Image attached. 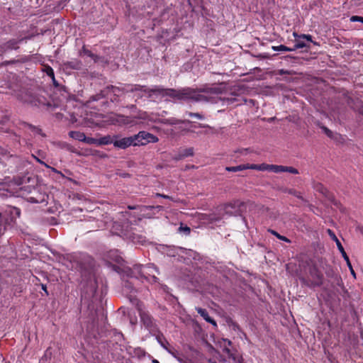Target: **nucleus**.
I'll list each match as a JSON object with an SVG mask.
<instances>
[{
	"instance_id": "1",
	"label": "nucleus",
	"mask_w": 363,
	"mask_h": 363,
	"mask_svg": "<svg viewBox=\"0 0 363 363\" xmlns=\"http://www.w3.org/2000/svg\"><path fill=\"white\" fill-rule=\"evenodd\" d=\"M144 91L148 92V98H152L154 96L156 97H165L168 96L172 99L189 101H200L202 99L203 95L201 93L204 90H196L189 87L175 89L171 88H163L162 86H155L154 88L149 89L146 86H142L140 84H124L122 87L116 86H108L101 91L99 94H97L91 97L93 101H98L102 98H106L110 99L112 102L118 101L119 96L129 91Z\"/></svg>"
},
{
	"instance_id": "2",
	"label": "nucleus",
	"mask_w": 363,
	"mask_h": 363,
	"mask_svg": "<svg viewBox=\"0 0 363 363\" xmlns=\"http://www.w3.org/2000/svg\"><path fill=\"white\" fill-rule=\"evenodd\" d=\"M62 263L68 269L81 272L82 276L89 277L92 274L94 259L85 253L74 252L65 255Z\"/></svg>"
},
{
	"instance_id": "3",
	"label": "nucleus",
	"mask_w": 363,
	"mask_h": 363,
	"mask_svg": "<svg viewBox=\"0 0 363 363\" xmlns=\"http://www.w3.org/2000/svg\"><path fill=\"white\" fill-rule=\"evenodd\" d=\"M157 269L152 264L143 265L135 264L131 269V274L136 278H143L149 282L156 283L158 281L157 274Z\"/></svg>"
},
{
	"instance_id": "4",
	"label": "nucleus",
	"mask_w": 363,
	"mask_h": 363,
	"mask_svg": "<svg viewBox=\"0 0 363 363\" xmlns=\"http://www.w3.org/2000/svg\"><path fill=\"white\" fill-rule=\"evenodd\" d=\"M21 195L27 201L33 203L46 202L48 195L40 191L38 187L25 186L21 188Z\"/></svg>"
},
{
	"instance_id": "5",
	"label": "nucleus",
	"mask_w": 363,
	"mask_h": 363,
	"mask_svg": "<svg viewBox=\"0 0 363 363\" xmlns=\"http://www.w3.org/2000/svg\"><path fill=\"white\" fill-rule=\"evenodd\" d=\"M16 96L21 101L33 106L40 107L41 106H47L48 108L52 107L51 103L49 101L46 102V99L44 97L34 95L30 91L26 89L19 90Z\"/></svg>"
},
{
	"instance_id": "6",
	"label": "nucleus",
	"mask_w": 363,
	"mask_h": 363,
	"mask_svg": "<svg viewBox=\"0 0 363 363\" xmlns=\"http://www.w3.org/2000/svg\"><path fill=\"white\" fill-rule=\"evenodd\" d=\"M301 282L309 288L320 286L323 283V274L315 265L309 268L308 279L302 277L300 279Z\"/></svg>"
},
{
	"instance_id": "7",
	"label": "nucleus",
	"mask_w": 363,
	"mask_h": 363,
	"mask_svg": "<svg viewBox=\"0 0 363 363\" xmlns=\"http://www.w3.org/2000/svg\"><path fill=\"white\" fill-rule=\"evenodd\" d=\"M224 218L221 211L218 210V206H217L206 213V227L213 229L221 226L224 223Z\"/></svg>"
},
{
	"instance_id": "8",
	"label": "nucleus",
	"mask_w": 363,
	"mask_h": 363,
	"mask_svg": "<svg viewBox=\"0 0 363 363\" xmlns=\"http://www.w3.org/2000/svg\"><path fill=\"white\" fill-rule=\"evenodd\" d=\"M244 203L240 200L233 201L231 202L218 206V210L221 211L223 216H233L240 213L241 206Z\"/></svg>"
},
{
	"instance_id": "9",
	"label": "nucleus",
	"mask_w": 363,
	"mask_h": 363,
	"mask_svg": "<svg viewBox=\"0 0 363 363\" xmlns=\"http://www.w3.org/2000/svg\"><path fill=\"white\" fill-rule=\"evenodd\" d=\"M133 138L134 146L145 145L150 143H155L159 140L156 135L144 130L140 131L138 134L133 135Z\"/></svg>"
},
{
	"instance_id": "10",
	"label": "nucleus",
	"mask_w": 363,
	"mask_h": 363,
	"mask_svg": "<svg viewBox=\"0 0 363 363\" xmlns=\"http://www.w3.org/2000/svg\"><path fill=\"white\" fill-rule=\"evenodd\" d=\"M113 145L119 149H126L131 145L134 146L133 136L121 138L120 135H115Z\"/></svg>"
},
{
	"instance_id": "11",
	"label": "nucleus",
	"mask_w": 363,
	"mask_h": 363,
	"mask_svg": "<svg viewBox=\"0 0 363 363\" xmlns=\"http://www.w3.org/2000/svg\"><path fill=\"white\" fill-rule=\"evenodd\" d=\"M132 301L135 302L137 309L139 311V313H140V316L141 320L143 321L144 325L146 327H147V328L151 327L152 325V324H153L152 318V317L149 314H147L145 311H142V309H141V305H142L141 302L139 301L137 298H133V300H132Z\"/></svg>"
},
{
	"instance_id": "12",
	"label": "nucleus",
	"mask_w": 363,
	"mask_h": 363,
	"mask_svg": "<svg viewBox=\"0 0 363 363\" xmlns=\"http://www.w3.org/2000/svg\"><path fill=\"white\" fill-rule=\"evenodd\" d=\"M28 39H30V37H25L22 38L21 39L16 40V39H11L4 43L1 46V49L4 52H6L11 50H18L19 48L18 44L21 43L23 40H26Z\"/></svg>"
},
{
	"instance_id": "13",
	"label": "nucleus",
	"mask_w": 363,
	"mask_h": 363,
	"mask_svg": "<svg viewBox=\"0 0 363 363\" xmlns=\"http://www.w3.org/2000/svg\"><path fill=\"white\" fill-rule=\"evenodd\" d=\"M228 357L233 360V363H240L243 361L242 356L236 349L227 347L225 349Z\"/></svg>"
},
{
	"instance_id": "14",
	"label": "nucleus",
	"mask_w": 363,
	"mask_h": 363,
	"mask_svg": "<svg viewBox=\"0 0 363 363\" xmlns=\"http://www.w3.org/2000/svg\"><path fill=\"white\" fill-rule=\"evenodd\" d=\"M194 155V148L189 147L179 150L177 154H175L173 156V160L176 161H179L183 160L186 157H191Z\"/></svg>"
},
{
	"instance_id": "15",
	"label": "nucleus",
	"mask_w": 363,
	"mask_h": 363,
	"mask_svg": "<svg viewBox=\"0 0 363 363\" xmlns=\"http://www.w3.org/2000/svg\"><path fill=\"white\" fill-rule=\"evenodd\" d=\"M114 139H115V135H107L103 136L100 138H98V141H99L98 146L106 145H111V144L113 145Z\"/></svg>"
},
{
	"instance_id": "16",
	"label": "nucleus",
	"mask_w": 363,
	"mask_h": 363,
	"mask_svg": "<svg viewBox=\"0 0 363 363\" xmlns=\"http://www.w3.org/2000/svg\"><path fill=\"white\" fill-rule=\"evenodd\" d=\"M339 250L340 252H341L344 259L347 262V264L350 270V272L351 274H352V276L355 278L356 277V275H355V272L352 267V264L350 263V259H349V257L347 256V253L345 252V250H344V247H342V245H340L339 246Z\"/></svg>"
},
{
	"instance_id": "17",
	"label": "nucleus",
	"mask_w": 363,
	"mask_h": 363,
	"mask_svg": "<svg viewBox=\"0 0 363 363\" xmlns=\"http://www.w3.org/2000/svg\"><path fill=\"white\" fill-rule=\"evenodd\" d=\"M65 65L67 68H70L76 70L80 69L82 66V62L77 59H74L71 61H69L65 63Z\"/></svg>"
},
{
	"instance_id": "18",
	"label": "nucleus",
	"mask_w": 363,
	"mask_h": 363,
	"mask_svg": "<svg viewBox=\"0 0 363 363\" xmlns=\"http://www.w3.org/2000/svg\"><path fill=\"white\" fill-rule=\"evenodd\" d=\"M69 136L74 140L84 142L85 134L80 131L72 130L69 133Z\"/></svg>"
},
{
	"instance_id": "19",
	"label": "nucleus",
	"mask_w": 363,
	"mask_h": 363,
	"mask_svg": "<svg viewBox=\"0 0 363 363\" xmlns=\"http://www.w3.org/2000/svg\"><path fill=\"white\" fill-rule=\"evenodd\" d=\"M280 190L283 192V193H286V194H291L294 196H296V198L301 199V200H303V198L301 195V193L296 191V189H289V188H281Z\"/></svg>"
},
{
	"instance_id": "20",
	"label": "nucleus",
	"mask_w": 363,
	"mask_h": 363,
	"mask_svg": "<svg viewBox=\"0 0 363 363\" xmlns=\"http://www.w3.org/2000/svg\"><path fill=\"white\" fill-rule=\"evenodd\" d=\"M191 122L188 120H179L176 118H169L164 121V124L168 125H177L181 123H190Z\"/></svg>"
},
{
	"instance_id": "21",
	"label": "nucleus",
	"mask_w": 363,
	"mask_h": 363,
	"mask_svg": "<svg viewBox=\"0 0 363 363\" xmlns=\"http://www.w3.org/2000/svg\"><path fill=\"white\" fill-rule=\"evenodd\" d=\"M24 126L28 128L34 133L38 134L42 137H46V135L43 132L42 129L38 126H35L28 123H24Z\"/></svg>"
},
{
	"instance_id": "22",
	"label": "nucleus",
	"mask_w": 363,
	"mask_h": 363,
	"mask_svg": "<svg viewBox=\"0 0 363 363\" xmlns=\"http://www.w3.org/2000/svg\"><path fill=\"white\" fill-rule=\"evenodd\" d=\"M270 165L271 164H249V169H256L259 171H265V170H270Z\"/></svg>"
},
{
	"instance_id": "23",
	"label": "nucleus",
	"mask_w": 363,
	"mask_h": 363,
	"mask_svg": "<svg viewBox=\"0 0 363 363\" xmlns=\"http://www.w3.org/2000/svg\"><path fill=\"white\" fill-rule=\"evenodd\" d=\"M249 169V164H240V165H238L235 167H227L225 168L226 171L233 172L242 171V170H245V169Z\"/></svg>"
},
{
	"instance_id": "24",
	"label": "nucleus",
	"mask_w": 363,
	"mask_h": 363,
	"mask_svg": "<svg viewBox=\"0 0 363 363\" xmlns=\"http://www.w3.org/2000/svg\"><path fill=\"white\" fill-rule=\"evenodd\" d=\"M352 102H353V100L352 99H349L347 101L348 105L354 109H357L360 113L363 114V111L361 110L363 108V102L362 101L357 100L355 102V106L352 105Z\"/></svg>"
},
{
	"instance_id": "25",
	"label": "nucleus",
	"mask_w": 363,
	"mask_h": 363,
	"mask_svg": "<svg viewBox=\"0 0 363 363\" xmlns=\"http://www.w3.org/2000/svg\"><path fill=\"white\" fill-rule=\"evenodd\" d=\"M313 187L316 191L320 192L323 195H326L328 192L326 188L320 182H314Z\"/></svg>"
},
{
	"instance_id": "26",
	"label": "nucleus",
	"mask_w": 363,
	"mask_h": 363,
	"mask_svg": "<svg viewBox=\"0 0 363 363\" xmlns=\"http://www.w3.org/2000/svg\"><path fill=\"white\" fill-rule=\"evenodd\" d=\"M178 233L183 235H189L191 233V228L189 226L181 223L178 228Z\"/></svg>"
},
{
	"instance_id": "27",
	"label": "nucleus",
	"mask_w": 363,
	"mask_h": 363,
	"mask_svg": "<svg viewBox=\"0 0 363 363\" xmlns=\"http://www.w3.org/2000/svg\"><path fill=\"white\" fill-rule=\"evenodd\" d=\"M268 232L270 233L272 235L276 236L280 240L284 241L287 243L291 242V240L289 238H287L286 237H285L284 235H280L279 233H278L277 231H275L274 230L269 229Z\"/></svg>"
},
{
	"instance_id": "28",
	"label": "nucleus",
	"mask_w": 363,
	"mask_h": 363,
	"mask_svg": "<svg viewBox=\"0 0 363 363\" xmlns=\"http://www.w3.org/2000/svg\"><path fill=\"white\" fill-rule=\"evenodd\" d=\"M269 171H272L275 173L284 172V166L271 164Z\"/></svg>"
},
{
	"instance_id": "29",
	"label": "nucleus",
	"mask_w": 363,
	"mask_h": 363,
	"mask_svg": "<svg viewBox=\"0 0 363 363\" xmlns=\"http://www.w3.org/2000/svg\"><path fill=\"white\" fill-rule=\"evenodd\" d=\"M82 52L86 55L87 56H89V57H91V59H93L95 62H96L99 59L98 56L95 54H94L91 50L86 49L85 48V46H84L82 48Z\"/></svg>"
},
{
	"instance_id": "30",
	"label": "nucleus",
	"mask_w": 363,
	"mask_h": 363,
	"mask_svg": "<svg viewBox=\"0 0 363 363\" xmlns=\"http://www.w3.org/2000/svg\"><path fill=\"white\" fill-rule=\"evenodd\" d=\"M333 282L332 284L333 287L335 288V284H336L338 286H342V285H343L342 280L339 275L335 274L333 277Z\"/></svg>"
},
{
	"instance_id": "31",
	"label": "nucleus",
	"mask_w": 363,
	"mask_h": 363,
	"mask_svg": "<svg viewBox=\"0 0 363 363\" xmlns=\"http://www.w3.org/2000/svg\"><path fill=\"white\" fill-rule=\"evenodd\" d=\"M272 50L274 51H294V50H292V48H289L284 45L273 46Z\"/></svg>"
},
{
	"instance_id": "32",
	"label": "nucleus",
	"mask_w": 363,
	"mask_h": 363,
	"mask_svg": "<svg viewBox=\"0 0 363 363\" xmlns=\"http://www.w3.org/2000/svg\"><path fill=\"white\" fill-rule=\"evenodd\" d=\"M84 143H85L86 144H89V145H96V146H98L99 141H98L97 138L86 137L85 135V138L84 140Z\"/></svg>"
},
{
	"instance_id": "33",
	"label": "nucleus",
	"mask_w": 363,
	"mask_h": 363,
	"mask_svg": "<svg viewBox=\"0 0 363 363\" xmlns=\"http://www.w3.org/2000/svg\"><path fill=\"white\" fill-rule=\"evenodd\" d=\"M300 39L301 38L296 39V44L292 48V50H294V51L297 50V49L303 48L307 46L306 44L304 42L300 40Z\"/></svg>"
},
{
	"instance_id": "34",
	"label": "nucleus",
	"mask_w": 363,
	"mask_h": 363,
	"mask_svg": "<svg viewBox=\"0 0 363 363\" xmlns=\"http://www.w3.org/2000/svg\"><path fill=\"white\" fill-rule=\"evenodd\" d=\"M294 35L295 37H298V38L306 39L308 41L313 43L314 45H318V43L316 42H313L312 40V36L311 35L302 34L301 35H298L296 33H294Z\"/></svg>"
},
{
	"instance_id": "35",
	"label": "nucleus",
	"mask_w": 363,
	"mask_h": 363,
	"mask_svg": "<svg viewBox=\"0 0 363 363\" xmlns=\"http://www.w3.org/2000/svg\"><path fill=\"white\" fill-rule=\"evenodd\" d=\"M45 72L48 77H50L52 79H54L55 73L53 69L51 67H45Z\"/></svg>"
},
{
	"instance_id": "36",
	"label": "nucleus",
	"mask_w": 363,
	"mask_h": 363,
	"mask_svg": "<svg viewBox=\"0 0 363 363\" xmlns=\"http://www.w3.org/2000/svg\"><path fill=\"white\" fill-rule=\"evenodd\" d=\"M284 172H289L294 174H298V170L293 167L284 166Z\"/></svg>"
},
{
	"instance_id": "37",
	"label": "nucleus",
	"mask_w": 363,
	"mask_h": 363,
	"mask_svg": "<svg viewBox=\"0 0 363 363\" xmlns=\"http://www.w3.org/2000/svg\"><path fill=\"white\" fill-rule=\"evenodd\" d=\"M320 128L323 130V132L326 134V135L328 138H333V133L330 129H328L327 127L322 125V126H320Z\"/></svg>"
},
{
	"instance_id": "38",
	"label": "nucleus",
	"mask_w": 363,
	"mask_h": 363,
	"mask_svg": "<svg viewBox=\"0 0 363 363\" xmlns=\"http://www.w3.org/2000/svg\"><path fill=\"white\" fill-rule=\"evenodd\" d=\"M206 322L211 323L215 329L217 328V323L216 320L210 317L207 313H206Z\"/></svg>"
},
{
	"instance_id": "39",
	"label": "nucleus",
	"mask_w": 363,
	"mask_h": 363,
	"mask_svg": "<svg viewBox=\"0 0 363 363\" xmlns=\"http://www.w3.org/2000/svg\"><path fill=\"white\" fill-rule=\"evenodd\" d=\"M328 234L330 235H333V240L335 241L336 242V245H337V248L339 249V246L340 245H342L341 242H340V240L337 238L336 235H335V233H333V230L328 229Z\"/></svg>"
},
{
	"instance_id": "40",
	"label": "nucleus",
	"mask_w": 363,
	"mask_h": 363,
	"mask_svg": "<svg viewBox=\"0 0 363 363\" xmlns=\"http://www.w3.org/2000/svg\"><path fill=\"white\" fill-rule=\"evenodd\" d=\"M132 93H135V96L138 99H141L143 97V93L147 94V97H148V92L144 91H131Z\"/></svg>"
},
{
	"instance_id": "41",
	"label": "nucleus",
	"mask_w": 363,
	"mask_h": 363,
	"mask_svg": "<svg viewBox=\"0 0 363 363\" xmlns=\"http://www.w3.org/2000/svg\"><path fill=\"white\" fill-rule=\"evenodd\" d=\"M350 21L352 22H361L363 23V17L358 16H352L350 18Z\"/></svg>"
},
{
	"instance_id": "42",
	"label": "nucleus",
	"mask_w": 363,
	"mask_h": 363,
	"mask_svg": "<svg viewBox=\"0 0 363 363\" xmlns=\"http://www.w3.org/2000/svg\"><path fill=\"white\" fill-rule=\"evenodd\" d=\"M186 114L191 117V118H196L197 119H201L202 118V116L199 113H191V112H187Z\"/></svg>"
},
{
	"instance_id": "43",
	"label": "nucleus",
	"mask_w": 363,
	"mask_h": 363,
	"mask_svg": "<svg viewBox=\"0 0 363 363\" xmlns=\"http://www.w3.org/2000/svg\"><path fill=\"white\" fill-rule=\"evenodd\" d=\"M16 62V60H6L4 62H3L1 65V66H7V65H13Z\"/></svg>"
},
{
	"instance_id": "44",
	"label": "nucleus",
	"mask_w": 363,
	"mask_h": 363,
	"mask_svg": "<svg viewBox=\"0 0 363 363\" xmlns=\"http://www.w3.org/2000/svg\"><path fill=\"white\" fill-rule=\"evenodd\" d=\"M194 330L196 333H199L201 331V326L196 322L194 323Z\"/></svg>"
},
{
	"instance_id": "45",
	"label": "nucleus",
	"mask_w": 363,
	"mask_h": 363,
	"mask_svg": "<svg viewBox=\"0 0 363 363\" xmlns=\"http://www.w3.org/2000/svg\"><path fill=\"white\" fill-rule=\"evenodd\" d=\"M155 196L157 197H162V198L167 199H172L169 196H167V195H165V194H160V193H157L155 194Z\"/></svg>"
},
{
	"instance_id": "46",
	"label": "nucleus",
	"mask_w": 363,
	"mask_h": 363,
	"mask_svg": "<svg viewBox=\"0 0 363 363\" xmlns=\"http://www.w3.org/2000/svg\"><path fill=\"white\" fill-rule=\"evenodd\" d=\"M40 286H41V289L45 291V294L48 296L49 294V293L47 290L46 285L44 284H40Z\"/></svg>"
},
{
	"instance_id": "47",
	"label": "nucleus",
	"mask_w": 363,
	"mask_h": 363,
	"mask_svg": "<svg viewBox=\"0 0 363 363\" xmlns=\"http://www.w3.org/2000/svg\"><path fill=\"white\" fill-rule=\"evenodd\" d=\"M197 311L198 313L202 316L204 318V309L203 308H197Z\"/></svg>"
},
{
	"instance_id": "48",
	"label": "nucleus",
	"mask_w": 363,
	"mask_h": 363,
	"mask_svg": "<svg viewBox=\"0 0 363 363\" xmlns=\"http://www.w3.org/2000/svg\"><path fill=\"white\" fill-rule=\"evenodd\" d=\"M245 103H247V102H248L249 104H252V105H254V104H255V101H254L253 99H250V100H248V101H247V99H245Z\"/></svg>"
},
{
	"instance_id": "49",
	"label": "nucleus",
	"mask_w": 363,
	"mask_h": 363,
	"mask_svg": "<svg viewBox=\"0 0 363 363\" xmlns=\"http://www.w3.org/2000/svg\"><path fill=\"white\" fill-rule=\"evenodd\" d=\"M1 228H2V220H1V213H0V234L1 233Z\"/></svg>"
},
{
	"instance_id": "50",
	"label": "nucleus",
	"mask_w": 363,
	"mask_h": 363,
	"mask_svg": "<svg viewBox=\"0 0 363 363\" xmlns=\"http://www.w3.org/2000/svg\"><path fill=\"white\" fill-rule=\"evenodd\" d=\"M15 211L16 212L17 216L19 217L21 214V211L19 208H15Z\"/></svg>"
},
{
	"instance_id": "51",
	"label": "nucleus",
	"mask_w": 363,
	"mask_h": 363,
	"mask_svg": "<svg viewBox=\"0 0 363 363\" xmlns=\"http://www.w3.org/2000/svg\"><path fill=\"white\" fill-rule=\"evenodd\" d=\"M52 82H53V84L55 86H57L59 85V84L57 83V82L56 81L55 78L54 77V79H52Z\"/></svg>"
},
{
	"instance_id": "52",
	"label": "nucleus",
	"mask_w": 363,
	"mask_h": 363,
	"mask_svg": "<svg viewBox=\"0 0 363 363\" xmlns=\"http://www.w3.org/2000/svg\"><path fill=\"white\" fill-rule=\"evenodd\" d=\"M4 153H5L4 149L2 148L1 147H0V155H4Z\"/></svg>"
},
{
	"instance_id": "53",
	"label": "nucleus",
	"mask_w": 363,
	"mask_h": 363,
	"mask_svg": "<svg viewBox=\"0 0 363 363\" xmlns=\"http://www.w3.org/2000/svg\"><path fill=\"white\" fill-rule=\"evenodd\" d=\"M62 113H56V116L57 118H60L62 117Z\"/></svg>"
},
{
	"instance_id": "54",
	"label": "nucleus",
	"mask_w": 363,
	"mask_h": 363,
	"mask_svg": "<svg viewBox=\"0 0 363 363\" xmlns=\"http://www.w3.org/2000/svg\"><path fill=\"white\" fill-rule=\"evenodd\" d=\"M35 159L37 160V161H38V162H40V164H45L43 161H41V160H39L38 158H37V157H35Z\"/></svg>"
},
{
	"instance_id": "55",
	"label": "nucleus",
	"mask_w": 363,
	"mask_h": 363,
	"mask_svg": "<svg viewBox=\"0 0 363 363\" xmlns=\"http://www.w3.org/2000/svg\"><path fill=\"white\" fill-rule=\"evenodd\" d=\"M128 208L129 209H131V210H134L136 208L135 206H128Z\"/></svg>"
},
{
	"instance_id": "56",
	"label": "nucleus",
	"mask_w": 363,
	"mask_h": 363,
	"mask_svg": "<svg viewBox=\"0 0 363 363\" xmlns=\"http://www.w3.org/2000/svg\"><path fill=\"white\" fill-rule=\"evenodd\" d=\"M231 103H233V101H235V98H232L230 99H228Z\"/></svg>"
},
{
	"instance_id": "57",
	"label": "nucleus",
	"mask_w": 363,
	"mask_h": 363,
	"mask_svg": "<svg viewBox=\"0 0 363 363\" xmlns=\"http://www.w3.org/2000/svg\"><path fill=\"white\" fill-rule=\"evenodd\" d=\"M155 208H158V209H162V206H157Z\"/></svg>"
},
{
	"instance_id": "58",
	"label": "nucleus",
	"mask_w": 363,
	"mask_h": 363,
	"mask_svg": "<svg viewBox=\"0 0 363 363\" xmlns=\"http://www.w3.org/2000/svg\"><path fill=\"white\" fill-rule=\"evenodd\" d=\"M147 208L150 209V208H155V207H154V206H147Z\"/></svg>"
},
{
	"instance_id": "59",
	"label": "nucleus",
	"mask_w": 363,
	"mask_h": 363,
	"mask_svg": "<svg viewBox=\"0 0 363 363\" xmlns=\"http://www.w3.org/2000/svg\"><path fill=\"white\" fill-rule=\"evenodd\" d=\"M48 352H49V350L48 349V350H46V352H45V355H47V354L48 353Z\"/></svg>"
},
{
	"instance_id": "60",
	"label": "nucleus",
	"mask_w": 363,
	"mask_h": 363,
	"mask_svg": "<svg viewBox=\"0 0 363 363\" xmlns=\"http://www.w3.org/2000/svg\"><path fill=\"white\" fill-rule=\"evenodd\" d=\"M155 363H160L157 360L154 361Z\"/></svg>"
},
{
	"instance_id": "61",
	"label": "nucleus",
	"mask_w": 363,
	"mask_h": 363,
	"mask_svg": "<svg viewBox=\"0 0 363 363\" xmlns=\"http://www.w3.org/2000/svg\"><path fill=\"white\" fill-rule=\"evenodd\" d=\"M231 343H232V342H231V341H229V342H228L229 345H231Z\"/></svg>"
}]
</instances>
